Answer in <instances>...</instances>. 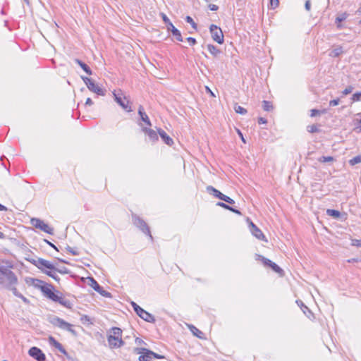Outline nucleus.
Masks as SVG:
<instances>
[{
  "label": "nucleus",
  "mask_w": 361,
  "mask_h": 361,
  "mask_svg": "<svg viewBox=\"0 0 361 361\" xmlns=\"http://www.w3.org/2000/svg\"><path fill=\"white\" fill-rule=\"evenodd\" d=\"M351 245H353V246L360 247H361V239L360 240L353 239Z\"/></svg>",
  "instance_id": "09e8293b"
},
{
  "label": "nucleus",
  "mask_w": 361,
  "mask_h": 361,
  "mask_svg": "<svg viewBox=\"0 0 361 361\" xmlns=\"http://www.w3.org/2000/svg\"><path fill=\"white\" fill-rule=\"evenodd\" d=\"M209 31L211 33L212 38L214 41L221 44L224 42V34L221 29L216 25H211L209 27Z\"/></svg>",
  "instance_id": "0eeeda50"
},
{
  "label": "nucleus",
  "mask_w": 361,
  "mask_h": 361,
  "mask_svg": "<svg viewBox=\"0 0 361 361\" xmlns=\"http://www.w3.org/2000/svg\"><path fill=\"white\" fill-rule=\"evenodd\" d=\"M75 62L76 63H78L80 67L88 75H92V71L90 69V68L85 63H84L83 61L78 59H75Z\"/></svg>",
  "instance_id": "b1692460"
},
{
  "label": "nucleus",
  "mask_w": 361,
  "mask_h": 361,
  "mask_svg": "<svg viewBox=\"0 0 361 361\" xmlns=\"http://www.w3.org/2000/svg\"><path fill=\"white\" fill-rule=\"evenodd\" d=\"M247 220L249 222L250 229L252 234L254 236H255L257 239L267 242V239L266 238L265 235L263 234L262 231L252 221H251L249 218H247Z\"/></svg>",
  "instance_id": "ddd939ff"
},
{
  "label": "nucleus",
  "mask_w": 361,
  "mask_h": 361,
  "mask_svg": "<svg viewBox=\"0 0 361 361\" xmlns=\"http://www.w3.org/2000/svg\"><path fill=\"white\" fill-rule=\"evenodd\" d=\"M132 221L134 226L139 228L144 234L148 235L151 241H153L154 238L151 234L149 226L142 218L136 214L133 213Z\"/></svg>",
  "instance_id": "7ed1b4c3"
},
{
  "label": "nucleus",
  "mask_w": 361,
  "mask_h": 361,
  "mask_svg": "<svg viewBox=\"0 0 361 361\" xmlns=\"http://www.w3.org/2000/svg\"><path fill=\"white\" fill-rule=\"evenodd\" d=\"M113 94L114 99L118 104H119L123 109H125L128 112L132 111L131 107L128 106L129 101H127L126 103L125 102L124 100L126 99V97H123V93L121 90H119L118 92L114 91Z\"/></svg>",
  "instance_id": "1a4fd4ad"
},
{
  "label": "nucleus",
  "mask_w": 361,
  "mask_h": 361,
  "mask_svg": "<svg viewBox=\"0 0 361 361\" xmlns=\"http://www.w3.org/2000/svg\"><path fill=\"white\" fill-rule=\"evenodd\" d=\"M135 343L137 344V345H142V344H146L145 343V341L143 340H142L141 338H135Z\"/></svg>",
  "instance_id": "bf43d9fd"
},
{
  "label": "nucleus",
  "mask_w": 361,
  "mask_h": 361,
  "mask_svg": "<svg viewBox=\"0 0 361 361\" xmlns=\"http://www.w3.org/2000/svg\"><path fill=\"white\" fill-rule=\"evenodd\" d=\"M279 5V0H269V8L271 9L276 8Z\"/></svg>",
  "instance_id": "a19ab883"
},
{
  "label": "nucleus",
  "mask_w": 361,
  "mask_h": 361,
  "mask_svg": "<svg viewBox=\"0 0 361 361\" xmlns=\"http://www.w3.org/2000/svg\"><path fill=\"white\" fill-rule=\"evenodd\" d=\"M139 361H152V357L150 355H148V353H145V355H140L138 358Z\"/></svg>",
  "instance_id": "58836bf2"
},
{
  "label": "nucleus",
  "mask_w": 361,
  "mask_h": 361,
  "mask_svg": "<svg viewBox=\"0 0 361 361\" xmlns=\"http://www.w3.org/2000/svg\"><path fill=\"white\" fill-rule=\"evenodd\" d=\"M209 8L211 11H216L218 10L219 8V6L215 5V4H209Z\"/></svg>",
  "instance_id": "6e6d98bb"
},
{
  "label": "nucleus",
  "mask_w": 361,
  "mask_h": 361,
  "mask_svg": "<svg viewBox=\"0 0 361 361\" xmlns=\"http://www.w3.org/2000/svg\"><path fill=\"white\" fill-rule=\"evenodd\" d=\"M158 133H159V135H160L161 138L162 139V140L166 144L168 145L169 146H171L173 144V141L172 140V138H171L166 133L161 129V128H159L158 129Z\"/></svg>",
  "instance_id": "6ab92c4d"
},
{
  "label": "nucleus",
  "mask_w": 361,
  "mask_h": 361,
  "mask_svg": "<svg viewBox=\"0 0 361 361\" xmlns=\"http://www.w3.org/2000/svg\"><path fill=\"white\" fill-rule=\"evenodd\" d=\"M221 200H223L225 202H227V203H228L230 204H235V201L233 199H231L230 197L227 196V195H224Z\"/></svg>",
  "instance_id": "37998d69"
},
{
  "label": "nucleus",
  "mask_w": 361,
  "mask_h": 361,
  "mask_svg": "<svg viewBox=\"0 0 361 361\" xmlns=\"http://www.w3.org/2000/svg\"><path fill=\"white\" fill-rule=\"evenodd\" d=\"M6 210H7V208L4 205L0 204V211H6Z\"/></svg>",
  "instance_id": "69168bd1"
},
{
  "label": "nucleus",
  "mask_w": 361,
  "mask_h": 361,
  "mask_svg": "<svg viewBox=\"0 0 361 361\" xmlns=\"http://www.w3.org/2000/svg\"><path fill=\"white\" fill-rule=\"evenodd\" d=\"M360 97H361V92H357L353 94L352 100L353 102H357V101L360 100Z\"/></svg>",
  "instance_id": "79ce46f5"
},
{
  "label": "nucleus",
  "mask_w": 361,
  "mask_h": 361,
  "mask_svg": "<svg viewBox=\"0 0 361 361\" xmlns=\"http://www.w3.org/2000/svg\"><path fill=\"white\" fill-rule=\"evenodd\" d=\"M305 8L307 11H310L311 8V2L310 0H307L305 4Z\"/></svg>",
  "instance_id": "603ef678"
},
{
  "label": "nucleus",
  "mask_w": 361,
  "mask_h": 361,
  "mask_svg": "<svg viewBox=\"0 0 361 361\" xmlns=\"http://www.w3.org/2000/svg\"><path fill=\"white\" fill-rule=\"evenodd\" d=\"M81 319V321L82 322V323H85V322H90V318H89V317H88V316H87V315H82V316L81 317V319Z\"/></svg>",
  "instance_id": "13d9d810"
},
{
  "label": "nucleus",
  "mask_w": 361,
  "mask_h": 361,
  "mask_svg": "<svg viewBox=\"0 0 361 361\" xmlns=\"http://www.w3.org/2000/svg\"><path fill=\"white\" fill-rule=\"evenodd\" d=\"M348 262H358V259H356V258H352L350 259H348Z\"/></svg>",
  "instance_id": "338daca9"
},
{
  "label": "nucleus",
  "mask_w": 361,
  "mask_h": 361,
  "mask_svg": "<svg viewBox=\"0 0 361 361\" xmlns=\"http://www.w3.org/2000/svg\"><path fill=\"white\" fill-rule=\"evenodd\" d=\"M87 87L90 91L97 94L98 95L104 96L105 94V90L99 87L94 80L88 83Z\"/></svg>",
  "instance_id": "dca6fc26"
},
{
  "label": "nucleus",
  "mask_w": 361,
  "mask_h": 361,
  "mask_svg": "<svg viewBox=\"0 0 361 361\" xmlns=\"http://www.w3.org/2000/svg\"><path fill=\"white\" fill-rule=\"evenodd\" d=\"M59 271L61 274H66L68 273V271L66 268H63V269H61V270H59V269H56L55 268V269L54 270H50L49 271H45L44 273L48 275L49 276L51 277L52 279H54V280L56 281H59V276L57 275V274L56 273V271Z\"/></svg>",
  "instance_id": "aec40b11"
},
{
  "label": "nucleus",
  "mask_w": 361,
  "mask_h": 361,
  "mask_svg": "<svg viewBox=\"0 0 361 361\" xmlns=\"http://www.w3.org/2000/svg\"><path fill=\"white\" fill-rule=\"evenodd\" d=\"M207 191L210 195H214L215 197H216L221 200L223 199L224 196L225 195L222 192H221L219 190H218L217 189H216L215 188H214L212 185H209L207 187Z\"/></svg>",
  "instance_id": "412c9836"
},
{
  "label": "nucleus",
  "mask_w": 361,
  "mask_h": 361,
  "mask_svg": "<svg viewBox=\"0 0 361 361\" xmlns=\"http://www.w3.org/2000/svg\"><path fill=\"white\" fill-rule=\"evenodd\" d=\"M326 214L334 219H338L341 216V212L336 209H329L326 210Z\"/></svg>",
  "instance_id": "cd10ccee"
},
{
  "label": "nucleus",
  "mask_w": 361,
  "mask_h": 361,
  "mask_svg": "<svg viewBox=\"0 0 361 361\" xmlns=\"http://www.w3.org/2000/svg\"><path fill=\"white\" fill-rule=\"evenodd\" d=\"M334 160V158L331 156H328V157L322 156L320 158H319V159H318V161L319 162H323V163L333 161Z\"/></svg>",
  "instance_id": "c9c22d12"
},
{
  "label": "nucleus",
  "mask_w": 361,
  "mask_h": 361,
  "mask_svg": "<svg viewBox=\"0 0 361 361\" xmlns=\"http://www.w3.org/2000/svg\"><path fill=\"white\" fill-rule=\"evenodd\" d=\"M317 115H321V111L320 110H318V109H312L311 110V114H310V116L311 117H314Z\"/></svg>",
  "instance_id": "8fccbe9b"
},
{
  "label": "nucleus",
  "mask_w": 361,
  "mask_h": 361,
  "mask_svg": "<svg viewBox=\"0 0 361 361\" xmlns=\"http://www.w3.org/2000/svg\"><path fill=\"white\" fill-rule=\"evenodd\" d=\"M161 16L162 17L163 21L165 23V24L167 27L168 31L171 32L173 36L176 37V40H178L179 42H182L183 37H182L180 32L176 27H174L173 23L170 21L169 18L166 16V14L161 13Z\"/></svg>",
  "instance_id": "39448f33"
},
{
  "label": "nucleus",
  "mask_w": 361,
  "mask_h": 361,
  "mask_svg": "<svg viewBox=\"0 0 361 361\" xmlns=\"http://www.w3.org/2000/svg\"><path fill=\"white\" fill-rule=\"evenodd\" d=\"M206 89H207V91L208 92H209V94L212 96V97H215L214 94L211 91V90L208 87H206Z\"/></svg>",
  "instance_id": "774afa93"
},
{
  "label": "nucleus",
  "mask_w": 361,
  "mask_h": 361,
  "mask_svg": "<svg viewBox=\"0 0 361 361\" xmlns=\"http://www.w3.org/2000/svg\"><path fill=\"white\" fill-rule=\"evenodd\" d=\"M131 305L133 307V310L136 312V314L142 319L150 323L155 322L156 319L154 317L152 314L149 313L148 312L145 311L144 309L140 307L136 302L133 301L131 302Z\"/></svg>",
  "instance_id": "20e7f679"
},
{
  "label": "nucleus",
  "mask_w": 361,
  "mask_h": 361,
  "mask_svg": "<svg viewBox=\"0 0 361 361\" xmlns=\"http://www.w3.org/2000/svg\"><path fill=\"white\" fill-rule=\"evenodd\" d=\"M44 241L48 244L51 247H52L53 248L57 250V247L51 243H50L49 241H48L47 240H44Z\"/></svg>",
  "instance_id": "0e129e2a"
},
{
  "label": "nucleus",
  "mask_w": 361,
  "mask_h": 361,
  "mask_svg": "<svg viewBox=\"0 0 361 361\" xmlns=\"http://www.w3.org/2000/svg\"><path fill=\"white\" fill-rule=\"evenodd\" d=\"M307 130L310 133H312L320 132V129L319 128L318 126L315 125V124H313V125H311V126H307Z\"/></svg>",
  "instance_id": "f704fd0d"
},
{
  "label": "nucleus",
  "mask_w": 361,
  "mask_h": 361,
  "mask_svg": "<svg viewBox=\"0 0 361 361\" xmlns=\"http://www.w3.org/2000/svg\"><path fill=\"white\" fill-rule=\"evenodd\" d=\"M229 211H231V212H233V213H235L236 214H238V215H241L242 214V213L240 212V210H238V209H235V208H234L233 207H231V209H229Z\"/></svg>",
  "instance_id": "864d4df0"
},
{
  "label": "nucleus",
  "mask_w": 361,
  "mask_h": 361,
  "mask_svg": "<svg viewBox=\"0 0 361 361\" xmlns=\"http://www.w3.org/2000/svg\"><path fill=\"white\" fill-rule=\"evenodd\" d=\"M185 21L187 23H190L192 25V28H194L195 30H197V25L190 16H186Z\"/></svg>",
  "instance_id": "ea45409f"
},
{
  "label": "nucleus",
  "mask_w": 361,
  "mask_h": 361,
  "mask_svg": "<svg viewBox=\"0 0 361 361\" xmlns=\"http://www.w3.org/2000/svg\"><path fill=\"white\" fill-rule=\"evenodd\" d=\"M233 109L237 114L241 115H245L247 114V110L241 106L238 105L237 103L234 104Z\"/></svg>",
  "instance_id": "c756f323"
},
{
  "label": "nucleus",
  "mask_w": 361,
  "mask_h": 361,
  "mask_svg": "<svg viewBox=\"0 0 361 361\" xmlns=\"http://www.w3.org/2000/svg\"><path fill=\"white\" fill-rule=\"evenodd\" d=\"M48 341L51 346L54 347L62 354H63L65 355H68V352L66 351L65 348L59 341H57L53 336H50L48 338Z\"/></svg>",
  "instance_id": "2eb2a0df"
},
{
  "label": "nucleus",
  "mask_w": 361,
  "mask_h": 361,
  "mask_svg": "<svg viewBox=\"0 0 361 361\" xmlns=\"http://www.w3.org/2000/svg\"><path fill=\"white\" fill-rule=\"evenodd\" d=\"M267 123V121L266 118H263V117H259L258 118V123L259 124H264V123Z\"/></svg>",
  "instance_id": "4d7b16f0"
},
{
  "label": "nucleus",
  "mask_w": 361,
  "mask_h": 361,
  "mask_svg": "<svg viewBox=\"0 0 361 361\" xmlns=\"http://www.w3.org/2000/svg\"><path fill=\"white\" fill-rule=\"evenodd\" d=\"M186 39L190 45H195L197 43L196 39L193 37H189Z\"/></svg>",
  "instance_id": "3c124183"
},
{
  "label": "nucleus",
  "mask_w": 361,
  "mask_h": 361,
  "mask_svg": "<svg viewBox=\"0 0 361 361\" xmlns=\"http://www.w3.org/2000/svg\"><path fill=\"white\" fill-rule=\"evenodd\" d=\"M360 162H361V155H357L349 160V164L351 166H355V164H359Z\"/></svg>",
  "instance_id": "2f4dec72"
},
{
  "label": "nucleus",
  "mask_w": 361,
  "mask_h": 361,
  "mask_svg": "<svg viewBox=\"0 0 361 361\" xmlns=\"http://www.w3.org/2000/svg\"><path fill=\"white\" fill-rule=\"evenodd\" d=\"M148 349L145 348H135L133 349V353L135 354H140L145 355V353H147Z\"/></svg>",
  "instance_id": "72a5a7b5"
},
{
  "label": "nucleus",
  "mask_w": 361,
  "mask_h": 361,
  "mask_svg": "<svg viewBox=\"0 0 361 361\" xmlns=\"http://www.w3.org/2000/svg\"><path fill=\"white\" fill-rule=\"evenodd\" d=\"M28 354L30 357L35 359L37 361H45L46 355L41 349L37 347H32L28 351Z\"/></svg>",
  "instance_id": "4468645a"
},
{
  "label": "nucleus",
  "mask_w": 361,
  "mask_h": 361,
  "mask_svg": "<svg viewBox=\"0 0 361 361\" xmlns=\"http://www.w3.org/2000/svg\"><path fill=\"white\" fill-rule=\"evenodd\" d=\"M47 320L54 326H57L63 330H68V322L56 315H49Z\"/></svg>",
  "instance_id": "f8f14e48"
},
{
  "label": "nucleus",
  "mask_w": 361,
  "mask_h": 361,
  "mask_svg": "<svg viewBox=\"0 0 361 361\" xmlns=\"http://www.w3.org/2000/svg\"><path fill=\"white\" fill-rule=\"evenodd\" d=\"M353 90V87L352 86H348L343 92V95H347V94H349L352 92Z\"/></svg>",
  "instance_id": "49530a36"
},
{
  "label": "nucleus",
  "mask_w": 361,
  "mask_h": 361,
  "mask_svg": "<svg viewBox=\"0 0 361 361\" xmlns=\"http://www.w3.org/2000/svg\"><path fill=\"white\" fill-rule=\"evenodd\" d=\"M348 17V14L346 13H342L339 15H338V16L336 17V23H341L343 21H344ZM337 27L338 28H341V25L340 24H338L337 25Z\"/></svg>",
  "instance_id": "bb28decb"
},
{
  "label": "nucleus",
  "mask_w": 361,
  "mask_h": 361,
  "mask_svg": "<svg viewBox=\"0 0 361 361\" xmlns=\"http://www.w3.org/2000/svg\"><path fill=\"white\" fill-rule=\"evenodd\" d=\"M16 285H12L11 288H7L6 290L12 291L13 294L18 298L19 296H20L21 293L18 291L17 288H16Z\"/></svg>",
  "instance_id": "4c0bfd02"
},
{
  "label": "nucleus",
  "mask_w": 361,
  "mask_h": 361,
  "mask_svg": "<svg viewBox=\"0 0 361 361\" xmlns=\"http://www.w3.org/2000/svg\"><path fill=\"white\" fill-rule=\"evenodd\" d=\"M207 49L210 54L215 57L218 56L221 53V51L213 44H208Z\"/></svg>",
  "instance_id": "393cba45"
},
{
  "label": "nucleus",
  "mask_w": 361,
  "mask_h": 361,
  "mask_svg": "<svg viewBox=\"0 0 361 361\" xmlns=\"http://www.w3.org/2000/svg\"><path fill=\"white\" fill-rule=\"evenodd\" d=\"M296 302L300 307L301 310L305 314H307V311L309 313H311V311L310 310V309L303 303V302L302 300H298L296 301Z\"/></svg>",
  "instance_id": "7c9ffc66"
},
{
  "label": "nucleus",
  "mask_w": 361,
  "mask_h": 361,
  "mask_svg": "<svg viewBox=\"0 0 361 361\" xmlns=\"http://www.w3.org/2000/svg\"><path fill=\"white\" fill-rule=\"evenodd\" d=\"M262 261L264 265L266 267H270V265L273 262L272 261H271L270 259H269L264 257H262Z\"/></svg>",
  "instance_id": "c03bdc74"
},
{
  "label": "nucleus",
  "mask_w": 361,
  "mask_h": 361,
  "mask_svg": "<svg viewBox=\"0 0 361 361\" xmlns=\"http://www.w3.org/2000/svg\"><path fill=\"white\" fill-rule=\"evenodd\" d=\"M262 108L266 111H271L273 110L274 106L271 102L264 100L262 102Z\"/></svg>",
  "instance_id": "c85d7f7f"
},
{
  "label": "nucleus",
  "mask_w": 361,
  "mask_h": 361,
  "mask_svg": "<svg viewBox=\"0 0 361 361\" xmlns=\"http://www.w3.org/2000/svg\"><path fill=\"white\" fill-rule=\"evenodd\" d=\"M142 130L145 133L146 135H148L149 138L152 142H154L158 140V135L155 130L147 128H143Z\"/></svg>",
  "instance_id": "4be33fe9"
},
{
  "label": "nucleus",
  "mask_w": 361,
  "mask_h": 361,
  "mask_svg": "<svg viewBox=\"0 0 361 361\" xmlns=\"http://www.w3.org/2000/svg\"><path fill=\"white\" fill-rule=\"evenodd\" d=\"M31 224L35 226L37 228L40 229L41 231L48 233V234H53L54 229L53 228L50 227L47 224H46L44 221L37 219V218H32L30 220Z\"/></svg>",
  "instance_id": "423d86ee"
},
{
  "label": "nucleus",
  "mask_w": 361,
  "mask_h": 361,
  "mask_svg": "<svg viewBox=\"0 0 361 361\" xmlns=\"http://www.w3.org/2000/svg\"><path fill=\"white\" fill-rule=\"evenodd\" d=\"M40 289L44 295L48 298L55 302L59 301L60 298L54 292V288L51 285L44 284L40 286Z\"/></svg>",
  "instance_id": "9d476101"
},
{
  "label": "nucleus",
  "mask_w": 361,
  "mask_h": 361,
  "mask_svg": "<svg viewBox=\"0 0 361 361\" xmlns=\"http://www.w3.org/2000/svg\"><path fill=\"white\" fill-rule=\"evenodd\" d=\"M87 280L88 284L101 295L109 298L112 297L111 293L104 290L103 288L97 283V281L93 277H88Z\"/></svg>",
  "instance_id": "6e6552de"
},
{
  "label": "nucleus",
  "mask_w": 361,
  "mask_h": 361,
  "mask_svg": "<svg viewBox=\"0 0 361 361\" xmlns=\"http://www.w3.org/2000/svg\"><path fill=\"white\" fill-rule=\"evenodd\" d=\"M138 114L139 116H140V118L141 120L145 122V123L147 125V126H152V123H151V121L148 117V116L147 115V114L145 113V111H144V108L142 106H140L139 108H138Z\"/></svg>",
  "instance_id": "a211bd4d"
},
{
  "label": "nucleus",
  "mask_w": 361,
  "mask_h": 361,
  "mask_svg": "<svg viewBox=\"0 0 361 361\" xmlns=\"http://www.w3.org/2000/svg\"><path fill=\"white\" fill-rule=\"evenodd\" d=\"M343 53L342 47H337L336 48L331 50L329 54V56L331 57H338Z\"/></svg>",
  "instance_id": "a878e982"
},
{
  "label": "nucleus",
  "mask_w": 361,
  "mask_h": 361,
  "mask_svg": "<svg viewBox=\"0 0 361 361\" xmlns=\"http://www.w3.org/2000/svg\"><path fill=\"white\" fill-rule=\"evenodd\" d=\"M53 63H54L55 68L58 69V73L63 78H66V74L68 73L67 68L66 64L63 63H56V59H53Z\"/></svg>",
  "instance_id": "f3484780"
},
{
  "label": "nucleus",
  "mask_w": 361,
  "mask_h": 361,
  "mask_svg": "<svg viewBox=\"0 0 361 361\" xmlns=\"http://www.w3.org/2000/svg\"><path fill=\"white\" fill-rule=\"evenodd\" d=\"M69 253H71L73 255H79V252L77 250H73V248H71L70 247H69Z\"/></svg>",
  "instance_id": "680f3d73"
},
{
  "label": "nucleus",
  "mask_w": 361,
  "mask_h": 361,
  "mask_svg": "<svg viewBox=\"0 0 361 361\" xmlns=\"http://www.w3.org/2000/svg\"><path fill=\"white\" fill-rule=\"evenodd\" d=\"M18 298H20L25 304H28L30 302L29 300L24 297L22 294Z\"/></svg>",
  "instance_id": "052dcab7"
},
{
  "label": "nucleus",
  "mask_w": 361,
  "mask_h": 361,
  "mask_svg": "<svg viewBox=\"0 0 361 361\" xmlns=\"http://www.w3.org/2000/svg\"><path fill=\"white\" fill-rule=\"evenodd\" d=\"M340 103V99L339 98H337V99H333V100H331L329 102V106H337Z\"/></svg>",
  "instance_id": "de8ad7c7"
},
{
  "label": "nucleus",
  "mask_w": 361,
  "mask_h": 361,
  "mask_svg": "<svg viewBox=\"0 0 361 361\" xmlns=\"http://www.w3.org/2000/svg\"><path fill=\"white\" fill-rule=\"evenodd\" d=\"M147 353H148V355H150L152 359V358H157V359H164V358H165V357L164 355H161L157 354L156 353H154V352H152L150 350H148Z\"/></svg>",
  "instance_id": "e433bc0d"
},
{
  "label": "nucleus",
  "mask_w": 361,
  "mask_h": 361,
  "mask_svg": "<svg viewBox=\"0 0 361 361\" xmlns=\"http://www.w3.org/2000/svg\"><path fill=\"white\" fill-rule=\"evenodd\" d=\"M93 104L92 99L90 98H87L85 102V105L91 106Z\"/></svg>",
  "instance_id": "e2e57ef3"
},
{
  "label": "nucleus",
  "mask_w": 361,
  "mask_h": 361,
  "mask_svg": "<svg viewBox=\"0 0 361 361\" xmlns=\"http://www.w3.org/2000/svg\"><path fill=\"white\" fill-rule=\"evenodd\" d=\"M112 334L108 336V343L111 348H119L124 344L122 340V330L118 327H113L111 329Z\"/></svg>",
  "instance_id": "f03ea898"
},
{
  "label": "nucleus",
  "mask_w": 361,
  "mask_h": 361,
  "mask_svg": "<svg viewBox=\"0 0 361 361\" xmlns=\"http://www.w3.org/2000/svg\"><path fill=\"white\" fill-rule=\"evenodd\" d=\"M270 268H271V269L276 272V273H278V274H282L283 272V269L281 268H280L276 263L274 262H272L271 264L270 265L269 267Z\"/></svg>",
  "instance_id": "473e14b6"
},
{
  "label": "nucleus",
  "mask_w": 361,
  "mask_h": 361,
  "mask_svg": "<svg viewBox=\"0 0 361 361\" xmlns=\"http://www.w3.org/2000/svg\"><path fill=\"white\" fill-rule=\"evenodd\" d=\"M18 278L15 273L5 266H0V288H11L12 285H17Z\"/></svg>",
  "instance_id": "f257e3e1"
},
{
  "label": "nucleus",
  "mask_w": 361,
  "mask_h": 361,
  "mask_svg": "<svg viewBox=\"0 0 361 361\" xmlns=\"http://www.w3.org/2000/svg\"><path fill=\"white\" fill-rule=\"evenodd\" d=\"M31 262L33 264H35L37 268H39L44 272L46 271L45 269H48L50 270L55 269V267L50 262L42 258L32 259V261Z\"/></svg>",
  "instance_id": "9b49d317"
},
{
  "label": "nucleus",
  "mask_w": 361,
  "mask_h": 361,
  "mask_svg": "<svg viewBox=\"0 0 361 361\" xmlns=\"http://www.w3.org/2000/svg\"><path fill=\"white\" fill-rule=\"evenodd\" d=\"M216 205L219 206V207H221L225 209H227V210H229L231 209V207L230 205L224 203V202H219L216 203Z\"/></svg>",
  "instance_id": "a18cd8bd"
},
{
  "label": "nucleus",
  "mask_w": 361,
  "mask_h": 361,
  "mask_svg": "<svg viewBox=\"0 0 361 361\" xmlns=\"http://www.w3.org/2000/svg\"><path fill=\"white\" fill-rule=\"evenodd\" d=\"M82 79L87 86L88 85V83H90L92 81V80L91 78H89L87 77H82Z\"/></svg>",
  "instance_id": "5fc2aeb1"
},
{
  "label": "nucleus",
  "mask_w": 361,
  "mask_h": 361,
  "mask_svg": "<svg viewBox=\"0 0 361 361\" xmlns=\"http://www.w3.org/2000/svg\"><path fill=\"white\" fill-rule=\"evenodd\" d=\"M188 328L190 330V331L192 333V334L194 336H195L196 337H197L200 339L205 338L204 334L202 331H201L199 329L195 327L194 325L190 324V325H188Z\"/></svg>",
  "instance_id": "5701e85b"
}]
</instances>
